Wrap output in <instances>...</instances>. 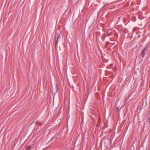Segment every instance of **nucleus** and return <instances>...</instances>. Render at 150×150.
Masks as SVG:
<instances>
[{"label": "nucleus", "instance_id": "1", "mask_svg": "<svg viewBox=\"0 0 150 150\" xmlns=\"http://www.w3.org/2000/svg\"><path fill=\"white\" fill-rule=\"evenodd\" d=\"M60 36V34L58 32L56 33V34L54 37L55 41V47L58 44V39Z\"/></svg>", "mask_w": 150, "mask_h": 150}, {"label": "nucleus", "instance_id": "2", "mask_svg": "<svg viewBox=\"0 0 150 150\" xmlns=\"http://www.w3.org/2000/svg\"><path fill=\"white\" fill-rule=\"evenodd\" d=\"M147 47H146L144 48L142 50L141 52V54L143 57H144L145 56V50L146 49Z\"/></svg>", "mask_w": 150, "mask_h": 150}, {"label": "nucleus", "instance_id": "3", "mask_svg": "<svg viewBox=\"0 0 150 150\" xmlns=\"http://www.w3.org/2000/svg\"><path fill=\"white\" fill-rule=\"evenodd\" d=\"M60 136L59 135V134H57L54 137H53L52 139V140L54 139H56V138H57V139H58V138L59 139H60Z\"/></svg>", "mask_w": 150, "mask_h": 150}, {"label": "nucleus", "instance_id": "4", "mask_svg": "<svg viewBox=\"0 0 150 150\" xmlns=\"http://www.w3.org/2000/svg\"><path fill=\"white\" fill-rule=\"evenodd\" d=\"M55 88H56V92H57V90H58V87H57V84H56L55 85Z\"/></svg>", "mask_w": 150, "mask_h": 150}, {"label": "nucleus", "instance_id": "5", "mask_svg": "<svg viewBox=\"0 0 150 150\" xmlns=\"http://www.w3.org/2000/svg\"><path fill=\"white\" fill-rule=\"evenodd\" d=\"M148 121H149V123H150V117L148 119Z\"/></svg>", "mask_w": 150, "mask_h": 150}, {"label": "nucleus", "instance_id": "6", "mask_svg": "<svg viewBox=\"0 0 150 150\" xmlns=\"http://www.w3.org/2000/svg\"><path fill=\"white\" fill-rule=\"evenodd\" d=\"M118 108H117V110H118Z\"/></svg>", "mask_w": 150, "mask_h": 150}]
</instances>
